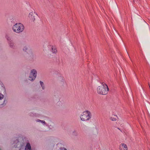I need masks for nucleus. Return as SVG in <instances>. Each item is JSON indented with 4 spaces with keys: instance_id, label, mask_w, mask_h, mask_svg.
<instances>
[{
    "instance_id": "obj_1",
    "label": "nucleus",
    "mask_w": 150,
    "mask_h": 150,
    "mask_svg": "<svg viewBox=\"0 0 150 150\" xmlns=\"http://www.w3.org/2000/svg\"><path fill=\"white\" fill-rule=\"evenodd\" d=\"M109 89L108 86L104 83H102V85L99 86L97 88V91L99 94H106L108 91Z\"/></svg>"
},
{
    "instance_id": "obj_2",
    "label": "nucleus",
    "mask_w": 150,
    "mask_h": 150,
    "mask_svg": "<svg viewBox=\"0 0 150 150\" xmlns=\"http://www.w3.org/2000/svg\"><path fill=\"white\" fill-rule=\"evenodd\" d=\"M12 29L14 32L17 33H20L23 31L24 27L21 23H17L13 25Z\"/></svg>"
},
{
    "instance_id": "obj_3",
    "label": "nucleus",
    "mask_w": 150,
    "mask_h": 150,
    "mask_svg": "<svg viewBox=\"0 0 150 150\" xmlns=\"http://www.w3.org/2000/svg\"><path fill=\"white\" fill-rule=\"evenodd\" d=\"M91 112L88 110L85 111L81 115L80 118L82 121H85L89 120L91 118Z\"/></svg>"
},
{
    "instance_id": "obj_4",
    "label": "nucleus",
    "mask_w": 150,
    "mask_h": 150,
    "mask_svg": "<svg viewBox=\"0 0 150 150\" xmlns=\"http://www.w3.org/2000/svg\"><path fill=\"white\" fill-rule=\"evenodd\" d=\"M37 71L33 69L31 70L29 77L30 80L33 81L35 79L37 76Z\"/></svg>"
},
{
    "instance_id": "obj_5",
    "label": "nucleus",
    "mask_w": 150,
    "mask_h": 150,
    "mask_svg": "<svg viewBox=\"0 0 150 150\" xmlns=\"http://www.w3.org/2000/svg\"><path fill=\"white\" fill-rule=\"evenodd\" d=\"M37 15L36 13L33 12L30 13L28 15V18L30 20L32 21H34L35 20V18Z\"/></svg>"
},
{
    "instance_id": "obj_6",
    "label": "nucleus",
    "mask_w": 150,
    "mask_h": 150,
    "mask_svg": "<svg viewBox=\"0 0 150 150\" xmlns=\"http://www.w3.org/2000/svg\"><path fill=\"white\" fill-rule=\"evenodd\" d=\"M119 149L120 150H127V147L126 144L122 143L119 146Z\"/></svg>"
},
{
    "instance_id": "obj_7",
    "label": "nucleus",
    "mask_w": 150,
    "mask_h": 150,
    "mask_svg": "<svg viewBox=\"0 0 150 150\" xmlns=\"http://www.w3.org/2000/svg\"><path fill=\"white\" fill-rule=\"evenodd\" d=\"M8 44L10 46L13 48H15L16 47L15 45H14V42L13 41L8 42Z\"/></svg>"
},
{
    "instance_id": "obj_8",
    "label": "nucleus",
    "mask_w": 150,
    "mask_h": 150,
    "mask_svg": "<svg viewBox=\"0 0 150 150\" xmlns=\"http://www.w3.org/2000/svg\"><path fill=\"white\" fill-rule=\"evenodd\" d=\"M25 149V150H31V147L29 143H27Z\"/></svg>"
},
{
    "instance_id": "obj_9",
    "label": "nucleus",
    "mask_w": 150,
    "mask_h": 150,
    "mask_svg": "<svg viewBox=\"0 0 150 150\" xmlns=\"http://www.w3.org/2000/svg\"><path fill=\"white\" fill-rule=\"evenodd\" d=\"M6 37L7 40L8 41V42H10V41H12L11 40V37L9 35H7L6 36Z\"/></svg>"
},
{
    "instance_id": "obj_10",
    "label": "nucleus",
    "mask_w": 150,
    "mask_h": 150,
    "mask_svg": "<svg viewBox=\"0 0 150 150\" xmlns=\"http://www.w3.org/2000/svg\"><path fill=\"white\" fill-rule=\"evenodd\" d=\"M52 52L53 53H56L57 52V50L55 47H52Z\"/></svg>"
},
{
    "instance_id": "obj_11",
    "label": "nucleus",
    "mask_w": 150,
    "mask_h": 150,
    "mask_svg": "<svg viewBox=\"0 0 150 150\" xmlns=\"http://www.w3.org/2000/svg\"><path fill=\"white\" fill-rule=\"evenodd\" d=\"M40 83L41 86L42 87V88L43 89H45V86L44 85V83L43 82L41 81H40Z\"/></svg>"
},
{
    "instance_id": "obj_12",
    "label": "nucleus",
    "mask_w": 150,
    "mask_h": 150,
    "mask_svg": "<svg viewBox=\"0 0 150 150\" xmlns=\"http://www.w3.org/2000/svg\"><path fill=\"white\" fill-rule=\"evenodd\" d=\"M23 51L25 52H27L28 50L29 51V50L28 49V47H24L23 49Z\"/></svg>"
},
{
    "instance_id": "obj_13",
    "label": "nucleus",
    "mask_w": 150,
    "mask_h": 150,
    "mask_svg": "<svg viewBox=\"0 0 150 150\" xmlns=\"http://www.w3.org/2000/svg\"><path fill=\"white\" fill-rule=\"evenodd\" d=\"M110 119L112 121H115L116 120V119L113 117H110Z\"/></svg>"
},
{
    "instance_id": "obj_14",
    "label": "nucleus",
    "mask_w": 150,
    "mask_h": 150,
    "mask_svg": "<svg viewBox=\"0 0 150 150\" xmlns=\"http://www.w3.org/2000/svg\"><path fill=\"white\" fill-rule=\"evenodd\" d=\"M4 97V95L0 93V99H2Z\"/></svg>"
},
{
    "instance_id": "obj_15",
    "label": "nucleus",
    "mask_w": 150,
    "mask_h": 150,
    "mask_svg": "<svg viewBox=\"0 0 150 150\" xmlns=\"http://www.w3.org/2000/svg\"><path fill=\"white\" fill-rule=\"evenodd\" d=\"M59 150H67L66 149L64 148H61Z\"/></svg>"
},
{
    "instance_id": "obj_16",
    "label": "nucleus",
    "mask_w": 150,
    "mask_h": 150,
    "mask_svg": "<svg viewBox=\"0 0 150 150\" xmlns=\"http://www.w3.org/2000/svg\"><path fill=\"white\" fill-rule=\"evenodd\" d=\"M42 123L44 124H45V121L44 120H41V121H40Z\"/></svg>"
},
{
    "instance_id": "obj_17",
    "label": "nucleus",
    "mask_w": 150,
    "mask_h": 150,
    "mask_svg": "<svg viewBox=\"0 0 150 150\" xmlns=\"http://www.w3.org/2000/svg\"><path fill=\"white\" fill-rule=\"evenodd\" d=\"M37 121L38 122H40V121H41V120L38 119V120Z\"/></svg>"
},
{
    "instance_id": "obj_18",
    "label": "nucleus",
    "mask_w": 150,
    "mask_h": 150,
    "mask_svg": "<svg viewBox=\"0 0 150 150\" xmlns=\"http://www.w3.org/2000/svg\"><path fill=\"white\" fill-rule=\"evenodd\" d=\"M148 85H149V88L150 89V83H148Z\"/></svg>"
},
{
    "instance_id": "obj_19",
    "label": "nucleus",
    "mask_w": 150,
    "mask_h": 150,
    "mask_svg": "<svg viewBox=\"0 0 150 150\" xmlns=\"http://www.w3.org/2000/svg\"><path fill=\"white\" fill-rule=\"evenodd\" d=\"M31 55H33V54H32V53H31Z\"/></svg>"
},
{
    "instance_id": "obj_20",
    "label": "nucleus",
    "mask_w": 150,
    "mask_h": 150,
    "mask_svg": "<svg viewBox=\"0 0 150 150\" xmlns=\"http://www.w3.org/2000/svg\"><path fill=\"white\" fill-rule=\"evenodd\" d=\"M0 150H1V149H0Z\"/></svg>"
}]
</instances>
